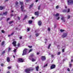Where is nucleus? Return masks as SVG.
<instances>
[{
    "instance_id": "obj_48",
    "label": "nucleus",
    "mask_w": 73,
    "mask_h": 73,
    "mask_svg": "<svg viewBox=\"0 0 73 73\" xmlns=\"http://www.w3.org/2000/svg\"><path fill=\"white\" fill-rule=\"evenodd\" d=\"M26 0V2H27V3H28V2L30 0Z\"/></svg>"
},
{
    "instance_id": "obj_54",
    "label": "nucleus",
    "mask_w": 73,
    "mask_h": 73,
    "mask_svg": "<svg viewBox=\"0 0 73 73\" xmlns=\"http://www.w3.org/2000/svg\"><path fill=\"white\" fill-rule=\"evenodd\" d=\"M9 19H10V18H8L7 19V21H8V20H9Z\"/></svg>"
},
{
    "instance_id": "obj_14",
    "label": "nucleus",
    "mask_w": 73,
    "mask_h": 73,
    "mask_svg": "<svg viewBox=\"0 0 73 73\" xmlns=\"http://www.w3.org/2000/svg\"><path fill=\"white\" fill-rule=\"evenodd\" d=\"M34 3H33L30 6V7H29V9H31V8H32V7H33V5H34Z\"/></svg>"
},
{
    "instance_id": "obj_2",
    "label": "nucleus",
    "mask_w": 73,
    "mask_h": 73,
    "mask_svg": "<svg viewBox=\"0 0 73 73\" xmlns=\"http://www.w3.org/2000/svg\"><path fill=\"white\" fill-rule=\"evenodd\" d=\"M67 2L68 5H70V4L73 3V0H68Z\"/></svg>"
},
{
    "instance_id": "obj_33",
    "label": "nucleus",
    "mask_w": 73,
    "mask_h": 73,
    "mask_svg": "<svg viewBox=\"0 0 73 73\" xmlns=\"http://www.w3.org/2000/svg\"><path fill=\"white\" fill-rule=\"evenodd\" d=\"M1 32L2 33H5V31H4L3 30H2L1 31Z\"/></svg>"
},
{
    "instance_id": "obj_21",
    "label": "nucleus",
    "mask_w": 73,
    "mask_h": 73,
    "mask_svg": "<svg viewBox=\"0 0 73 73\" xmlns=\"http://www.w3.org/2000/svg\"><path fill=\"white\" fill-rule=\"evenodd\" d=\"M20 4L21 5H23V2H20Z\"/></svg>"
},
{
    "instance_id": "obj_10",
    "label": "nucleus",
    "mask_w": 73,
    "mask_h": 73,
    "mask_svg": "<svg viewBox=\"0 0 73 73\" xmlns=\"http://www.w3.org/2000/svg\"><path fill=\"white\" fill-rule=\"evenodd\" d=\"M18 61L21 62H24V60H23L22 58H19L18 59Z\"/></svg>"
},
{
    "instance_id": "obj_46",
    "label": "nucleus",
    "mask_w": 73,
    "mask_h": 73,
    "mask_svg": "<svg viewBox=\"0 0 73 73\" xmlns=\"http://www.w3.org/2000/svg\"><path fill=\"white\" fill-rule=\"evenodd\" d=\"M1 66H4V64H3V63L1 64Z\"/></svg>"
},
{
    "instance_id": "obj_40",
    "label": "nucleus",
    "mask_w": 73,
    "mask_h": 73,
    "mask_svg": "<svg viewBox=\"0 0 73 73\" xmlns=\"http://www.w3.org/2000/svg\"><path fill=\"white\" fill-rule=\"evenodd\" d=\"M48 31H50V27H48Z\"/></svg>"
},
{
    "instance_id": "obj_34",
    "label": "nucleus",
    "mask_w": 73,
    "mask_h": 73,
    "mask_svg": "<svg viewBox=\"0 0 73 73\" xmlns=\"http://www.w3.org/2000/svg\"><path fill=\"white\" fill-rule=\"evenodd\" d=\"M48 66V64H46L44 66V67L45 68V67H46V66Z\"/></svg>"
},
{
    "instance_id": "obj_8",
    "label": "nucleus",
    "mask_w": 73,
    "mask_h": 73,
    "mask_svg": "<svg viewBox=\"0 0 73 73\" xmlns=\"http://www.w3.org/2000/svg\"><path fill=\"white\" fill-rule=\"evenodd\" d=\"M63 38L64 37H65L67 36V33H64L63 34L62 36Z\"/></svg>"
},
{
    "instance_id": "obj_31",
    "label": "nucleus",
    "mask_w": 73,
    "mask_h": 73,
    "mask_svg": "<svg viewBox=\"0 0 73 73\" xmlns=\"http://www.w3.org/2000/svg\"><path fill=\"white\" fill-rule=\"evenodd\" d=\"M35 35L36 36V37H37L38 36H39V34L37 33L35 34Z\"/></svg>"
},
{
    "instance_id": "obj_16",
    "label": "nucleus",
    "mask_w": 73,
    "mask_h": 73,
    "mask_svg": "<svg viewBox=\"0 0 73 73\" xmlns=\"http://www.w3.org/2000/svg\"><path fill=\"white\" fill-rule=\"evenodd\" d=\"M33 21L32 20H29V21H28V23L29 24H32V23Z\"/></svg>"
},
{
    "instance_id": "obj_61",
    "label": "nucleus",
    "mask_w": 73,
    "mask_h": 73,
    "mask_svg": "<svg viewBox=\"0 0 73 73\" xmlns=\"http://www.w3.org/2000/svg\"><path fill=\"white\" fill-rule=\"evenodd\" d=\"M39 54V53L38 52H37V55H38Z\"/></svg>"
},
{
    "instance_id": "obj_25",
    "label": "nucleus",
    "mask_w": 73,
    "mask_h": 73,
    "mask_svg": "<svg viewBox=\"0 0 73 73\" xmlns=\"http://www.w3.org/2000/svg\"><path fill=\"white\" fill-rule=\"evenodd\" d=\"M51 45V44H49V45H48V49H49L50 48V47Z\"/></svg>"
},
{
    "instance_id": "obj_15",
    "label": "nucleus",
    "mask_w": 73,
    "mask_h": 73,
    "mask_svg": "<svg viewBox=\"0 0 73 73\" xmlns=\"http://www.w3.org/2000/svg\"><path fill=\"white\" fill-rule=\"evenodd\" d=\"M38 68H39V67L38 66H37L36 67V71H38Z\"/></svg>"
},
{
    "instance_id": "obj_53",
    "label": "nucleus",
    "mask_w": 73,
    "mask_h": 73,
    "mask_svg": "<svg viewBox=\"0 0 73 73\" xmlns=\"http://www.w3.org/2000/svg\"><path fill=\"white\" fill-rule=\"evenodd\" d=\"M56 25H54V28H56Z\"/></svg>"
},
{
    "instance_id": "obj_42",
    "label": "nucleus",
    "mask_w": 73,
    "mask_h": 73,
    "mask_svg": "<svg viewBox=\"0 0 73 73\" xmlns=\"http://www.w3.org/2000/svg\"><path fill=\"white\" fill-rule=\"evenodd\" d=\"M68 9V11L67 12V13H68V12H70V9Z\"/></svg>"
},
{
    "instance_id": "obj_6",
    "label": "nucleus",
    "mask_w": 73,
    "mask_h": 73,
    "mask_svg": "<svg viewBox=\"0 0 73 73\" xmlns=\"http://www.w3.org/2000/svg\"><path fill=\"white\" fill-rule=\"evenodd\" d=\"M16 41H14L12 43V44L14 46H16Z\"/></svg>"
},
{
    "instance_id": "obj_28",
    "label": "nucleus",
    "mask_w": 73,
    "mask_h": 73,
    "mask_svg": "<svg viewBox=\"0 0 73 73\" xmlns=\"http://www.w3.org/2000/svg\"><path fill=\"white\" fill-rule=\"evenodd\" d=\"M56 9H58V8H59V6L58 5H57L56 7Z\"/></svg>"
},
{
    "instance_id": "obj_44",
    "label": "nucleus",
    "mask_w": 73,
    "mask_h": 73,
    "mask_svg": "<svg viewBox=\"0 0 73 73\" xmlns=\"http://www.w3.org/2000/svg\"><path fill=\"white\" fill-rule=\"evenodd\" d=\"M11 50V48H9V49H8L9 51Z\"/></svg>"
},
{
    "instance_id": "obj_30",
    "label": "nucleus",
    "mask_w": 73,
    "mask_h": 73,
    "mask_svg": "<svg viewBox=\"0 0 73 73\" xmlns=\"http://www.w3.org/2000/svg\"><path fill=\"white\" fill-rule=\"evenodd\" d=\"M41 8V6H39L38 8V10H40V8Z\"/></svg>"
},
{
    "instance_id": "obj_51",
    "label": "nucleus",
    "mask_w": 73,
    "mask_h": 73,
    "mask_svg": "<svg viewBox=\"0 0 73 73\" xmlns=\"http://www.w3.org/2000/svg\"><path fill=\"white\" fill-rule=\"evenodd\" d=\"M62 51L63 52H65V50H64V49H62Z\"/></svg>"
},
{
    "instance_id": "obj_35",
    "label": "nucleus",
    "mask_w": 73,
    "mask_h": 73,
    "mask_svg": "<svg viewBox=\"0 0 73 73\" xmlns=\"http://www.w3.org/2000/svg\"><path fill=\"white\" fill-rule=\"evenodd\" d=\"M28 47H29V48H32V46H28Z\"/></svg>"
},
{
    "instance_id": "obj_49",
    "label": "nucleus",
    "mask_w": 73,
    "mask_h": 73,
    "mask_svg": "<svg viewBox=\"0 0 73 73\" xmlns=\"http://www.w3.org/2000/svg\"><path fill=\"white\" fill-rule=\"evenodd\" d=\"M18 46H20V43H18Z\"/></svg>"
},
{
    "instance_id": "obj_3",
    "label": "nucleus",
    "mask_w": 73,
    "mask_h": 73,
    "mask_svg": "<svg viewBox=\"0 0 73 73\" xmlns=\"http://www.w3.org/2000/svg\"><path fill=\"white\" fill-rule=\"evenodd\" d=\"M30 71H31V69L27 68L25 69V72L27 73H30Z\"/></svg>"
},
{
    "instance_id": "obj_47",
    "label": "nucleus",
    "mask_w": 73,
    "mask_h": 73,
    "mask_svg": "<svg viewBox=\"0 0 73 73\" xmlns=\"http://www.w3.org/2000/svg\"><path fill=\"white\" fill-rule=\"evenodd\" d=\"M18 19L19 20H20V18L19 17H18Z\"/></svg>"
},
{
    "instance_id": "obj_18",
    "label": "nucleus",
    "mask_w": 73,
    "mask_h": 73,
    "mask_svg": "<svg viewBox=\"0 0 73 73\" xmlns=\"http://www.w3.org/2000/svg\"><path fill=\"white\" fill-rule=\"evenodd\" d=\"M4 42H5L4 41H3L1 43V46H3V45H4Z\"/></svg>"
},
{
    "instance_id": "obj_64",
    "label": "nucleus",
    "mask_w": 73,
    "mask_h": 73,
    "mask_svg": "<svg viewBox=\"0 0 73 73\" xmlns=\"http://www.w3.org/2000/svg\"><path fill=\"white\" fill-rule=\"evenodd\" d=\"M32 19H34V17H32Z\"/></svg>"
},
{
    "instance_id": "obj_45",
    "label": "nucleus",
    "mask_w": 73,
    "mask_h": 73,
    "mask_svg": "<svg viewBox=\"0 0 73 73\" xmlns=\"http://www.w3.org/2000/svg\"><path fill=\"white\" fill-rule=\"evenodd\" d=\"M11 66H9L8 67V69H11Z\"/></svg>"
},
{
    "instance_id": "obj_17",
    "label": "nucleus",
    "mask_w": 73,
    "mask_h": 73,
    "mask_svg": "<svg viewBox=\"0 0 73 73\" xmlns=\"http://www.w3.org/2000/svg\"><path fill=\"white\" fill-rule=\"evenodd\" d=\"M15 6H17L18 4H19V2H17V1H16L15 3Z\"/></svg>"
},
{
    "instance_id": "obj_37",
    "label": "nucleus",
    "mask_w": 73,
    "mask_h": 73,
    "mask_svg": "<svg viewBox=\"0 0 73 73\" xmlns=\"http://www.w3.org/2000/svg\"><path fill=\"white\" fill-rule=\"evenodd\" d=\"M69 67L70 68L71 67V66H72V64H69Z\"/></svg>"
},
{
    "instance_id": "obj_24",
    "label": "nucleus",
    "mask_w": 73,
    "mask_h": 73,
    "mask_svg": "<svg viewBox=\"0 0 73 73\" xmlns=\"http://www.w3.org/2000/svg\"><path fill=\"white\" fill-rule=\"evenodd\" d=\"M32 50H33V49H31L29 51V53H30V52H32Z\"/></svg>"
},
{
    "instance_id": "obj_57",
    "label": "nucleus",
    "mask_w": 73,
    "mask_h": 73,
    "mask_svg": "<svg viewBox=\"0 0 73 73\" xmlns=\"http://www.w3.org/2000/svg\"><path fill=\"white\" fill-rule=\"evenodd\" d=\"M51 57H54V55H51Z\"/></svg>"
},
{
    "instance_id": "obj_43",
    "label": "nucleus",
    "mask_w": 73,
    "mask_h": 73,
    "mask_svg": "<svg viewBox=\"0 0 73 73\" xmlns=\"http://www.w3.org/2000/svg\"><path fill=\"white\" fill-rule=\"evenodd\" d=\"M67 71H68V72H70V69L69 68H67Z\"/></svg>"
},
{
    "instance_id": "obj_4",
    "label": "nucleus",
    "mask_w": 73,
    "mask_h": 73,
    "mask_svg": "<svg viewBox=\"0 0 73 73\" xmlns=\"http://www.w3.org/2000/svg\"><path fill=\"white\" fill-rule=\"evenodd\" d=\"M56 67V65L55 64H52L50 67V68L51 69H54Z\"/></svg>"
},
{
    "instance_id": "obj_11",
    "label": "nucleus",
    "mask_w": 73,
    "mask_h": 73,
    "mask_svg": "<svg viewBox=\"0 0 73 73\" xmlns=\"http://www.w3.org/2000/svg\"><path fill=\"white\" fill-rule=\"evenodd\" d=\"M38 24L39 26H41V24H42V22L41 21H39L38 22Z\"/></svg>"
},
{
    "instance_id": "obj_23",
    "label": "nucleus",
    "mask_w": 73,
    "mask_h": 73,
    "mask_svg": "<svg viewBox=\"0 0 73 73\" xmlns=\"http://www.w3.org/2000/svg\"><path fill=\"white\" fill-rule=\"evenodd\" d=\"M3 14L4 15H7V11H6L5 13L3 12Z\"/></svg>"
},
{
    "instance_id": "obj_27",
    "label": "nucleus",
    "mask_w": 73,
    "mask_h": 73,
    "mask_svg": "<svg viewBox=\"0 0 73 73\" xmlns=\"http://www.w3.org/2000/svg\"><path fill=\"white\" fill-rule=\"evenodd\" d=\"M5 53V51H3V52H2L1 53V54H4Z\"/></svg>"
},
{
    "instance_id": "obj_13",
    "label": "nucleus",
    "mask_w": 73,
    "mask_h": 73,
    "mask_svg": "<svg viewBox=\"0 0 73 73\" xmlns=\"http://www.w3.org/2000/svg\"><path fill=\"white\" fill-rule=\"evenodd\" d=\"M61 20H63V22H65V18L64 17H62V18H61Z\"/></svg>"
},
{
    "instance_id": "obj_20",
    "label": "nucleus",
    "mask_w": 73,
    "mask_h": 73,
    "mask_svg": "<svg viewBox=\"0 0 73 73\" xmlns=\"http://www.w3.org/2000/svg\"><path fill=\"white\" fill-rule=\"evenodd\" d=\"M59 15H60V14H59V13H57L56 14L55 16L56 17H57L59 16Z\"/></svg>"
},
{
    "instance_id": "obj_5",
    "label": "nucleus",
    "mask_w": 73,
    "mask_h": 73,
    "mask_svg": "<svg viewBox=\"0 0 73 73\" xmlns=\"http://www.w3.org/2000/svg\"><path fill=\"white\" fill-rule=\"evenodd\" d=\"M41 59L42 61H44L46 60V57L45 56H42L41 57Z\"/></svg>"
},
{
    "instance_id": "obj_26",
    "label": "nucleus",
    "mask_w": 73,
    "mask_h": 73,
    "mask_svg": "<svg viewBox=\"0 0 73 73\" xmlns=\"http://www.w3.org/2000/svg\"><path fill=\"white\" fill-rule=\"evenodd\" d=\"M13 23V21H10V22H9V24H12V23Z\"/></svg>"
},
{
    "instance_id": "obj_19",
    "label": "nucleus",
    "mask_w": 73,
    "mask_h": 73,
    "mask_svg": "<svg viewBox=\"0 0 73 73\" xmlns=\"http://www.w3.org/2000/svg\"><path fill=\"white\" fill-rule=\"evenodd\" d=\"M32 61L33 62H34L35 61H36V59H34L33 58L32 59Z\"/></svg>"
},
{
    "instance_id": "obj_59",
    "label": "nucleus",
    "mask_w": 73,
    "mask_h": 73,
    "mask_svg": "<svg viewBox=\"0 0 73 73\" xmlns=\"http://www.w3.org/2000/svg\"><path fill=\"white\" fill-rule=\"evenodd\" d=\"M7 73H10V72H9V71H8L7 72Z\"/></svg>"
},
{
    "instance_id": "obj_32",
    "label": "nucleus",
    "mask_w": 73,
    "mask_h": 73,
    "mask_svg": "<svg viewBox=\"0 0 73 73\" xmlns=\"http://www.w3.org/2000/svg\"><path fill=\"white\" fill-rule=\"evenodd\" d=\"M60 32H63L65 31V30H64L60 29Z\"/></svg>"
},
{
    "instance_id": "obj_38",
    "label": "nucleus",
    "mask_w": 73,
    "mask_h": 73,
    "mask_svg": "<svg viewBox=\"0 0 73 73\" xmlns=\"http://www.w3.org/2000/svg\"><path fill=\"white\" fill-rule=\"evenodd\" d=\"M17 48L15 49L14 50H13L14 52H16V50H17Z\"/></svg>"
},
{
    "instance_id": "obj_12",
    "label": "nucleus",
    "mask_w": 73,
    "mask_h": 73,
    "mask_svg": "<svg viewBox=\"0 0 73 73\" xmlns=\"http://www.w3.org/2000/svg\"><path fill=\"white\" fill-rule=\"evenodd\" d=\"M7 62H10V58L9 56H8L7 58Z\"/></svg>"
},
{
    "instance_id": "obj_41",
    "label": "nucleus",
    "mask_w": 73,
    "mask_h": 73,
    "mask_svg": "<svg viewBox=\"0 0 73 73\" xmlns=\"http://www.w3.org/2000/svg\"><path fill=\"white\" fill-rule=\"evenodd\" d=\"M61 54V52H58V55H60Z\"/></svg>"
},
{
    "instance_id": "obj_56",
    "label": "nucleus",
    "mask_w": 73,
    "mask_h": 73,
    "mask_svg": "<svg viewBox=\"0 0 73 73\" xmlns=\"http://www.w3.org/2000/svg\"><path fill=\"white\" fill-rule=\"evenodd\" d=\"M11 16H12V17L13 16V14H11Z\"/></svg>"
},
{
    "instance_id": "obj_1",
    "label": "nucleus",
    "mask_w": 73,
    "mask_h": 73,
    "mask_svg": "<svg viewBox=\"0 0 73 73\" xmlns=\"http://www.w3.org/2000/svg\"><path fill=\"white\" fill-rule=\"evenodd\" d=\"M28 49L27 48H25L23 51V54H22V56H24L25 54H26L27 53V52Z\"/></svg>"
},
{
    "instance_id": "obj_62",
    "label": "nucleus",
    "mask_w": 73,
    "mask_h": 73,
    "mask_svg": "<svg viewBox=\"0 0 73 73\" xmlns=\"http://www.w3.org/2000/svg\"><path fill=\"white\" fill-rule=\"evenodd\" d=\"M3 14H0V16H3Z\"/></svg>"
},
{
    "instance_id": "obj_36",
    "label": "nucleus",
    "mask_w": 73,
    "mask_h": 73,
    "mask_svg": "<svg viewBox=\"0 0 73 73\" xmlns=\"http://www.w3.org/2000/svg\"><path fill=\"white\" fill-rule=\"evenodd\" d=\"M27 15H25V17L23 20H24V19H26V18H27Z\"/></svg>"
},
{
    "instance_id": "obj_39",
    "label": "nucleus",
    "mask_w": 73,
    "mask_h": 73,
    "mask_svg": "<svg viewBox=\"0 0 73 73\" xmlns=\"http://www.w3.org/2000/svg\"><path fill=\"white\" fill-rule=\"evenodd\" d=\"M70 15H68V19H70Z\"/></svg>"
},
{
    "instance_id": "obj_7",
    "label": "nucleus",
    "mask_w": 73,
    "mask_h": 73,
    "mask_svg": "<svg viewBox=\"0 0 73 73\" xmlns=\"http://www.w3.org/2000/svg\"><path fill=\"white\" fill-rule=\"evenodd\" d=\"M24 8V5H21V11H22V12H23Z\"/></svg>"
},
{
    "instance_id": "obj_50",
    "label": "nucleus",
    "mask_w": 73,
    "mask_h": 73,
    "mask_svg": "<svg viewBox=\"0 0 73 73\" xmlns=\"http://www.w3.org/2000/svg\"><path fill=\"white\" fill-rule=\"evenodd\" d=\"M30 31V29H29V28H28L27 31Z\"/></svg>"
},
{
    "instance_id": "obj_29",
    "label": "nucleus",
    "mask_w": 73,
    "mask_h": 73,
    "mask_svg": "<svg viewBox=\"0 0 73 73\" xmlns=\"http://www.w3.org/2000/svg\"><path fill=\"white\" fill-rule=\"evenodd\" d=\"M67 10L66 9L64 10L63 11V12H66Z\"/></svg>"
},
{
    "instance_id": "obj_52",
    "label": "nucleus",
    "mask_w": 73,
    "mask_h": 73,
    "mask_svg": "<svg viewBox=\"0 0 73 73\" xmlns=\"http://www.w3.org/2000/svg\"><path fill=\"white\" fill-rule=\"evenodd\" d=\"M59 19H60V17H58V18L57 19V20H59Z\"/></svg>"
},
{
    "instance_id": "obj_55",
    "label": "nucleus",
    "mask_w": 73,
    "mask_h": 73,
    "mask_svg": "<svg viewBox=\"0 0 73 73\" xmlns=\"http://www.w3.org/2000/svg\"><path fill=\"white\" fill-rule=\"evenodd\" d=\"M13 34H14V33H11V35H13Z\"/></svg>"
},
{
    "instance_id": "obj_60",
    "label": "nucleus",
    "mask_w": 73,
    "mask_h": 73,
    "mask_svg": "<svg viewBox=\"0 0 73 73\" xmlns=\"http://www.w3.org/2000/svg\"><path fill=\"white\" fill-rule=\"evenodd\" d=\"M71 62H73V59L71 60Z\"/></svg>"
},
{
    "instance_id": "obj_63",
    "label": "nucleus",
    "mask_w": 73,
    "mask_h": 73,
    "mask_svg": "<svg viewBox=\"0 0 73 73\" xmlns=\"http://www.w3.org/2000/svg\"><path fill=\"white\" fill-rule=\"evenodd\" d=\"M38 0H36V2H38Z\"/></svg>"
},
{
    "instance_id": "obj_58",
    "label": "nucleus",
    "mask_w": 73,
    "mask_h": 73,
    "mask_svg": "<svg viewBox=\"0 0 73 73\" xmlns=\"http://www.w3.org/2000/svg\"><path fill=\"white\" fill-rule=\"evenodd\" d=\"M20 39H21L22 38V37L21 36V37H19Z\"/></svg>"
},
{
    "instance_id": "obj_9",
    "label": "nucleus",
    "mask_w": 73,
    "mask_h": 73,
    "mask_svg": "<svg viewBox=\"0 0 73 73\" xmlns=\"http://www.w3.org/2000/svg\"><path fill=\"white\" fill-rule=\"evenodd\" d=\"M35 15H37V16H38L39 15V12L38 11H36L35 13Z\"/></svg>"
},
{
    "instance_id": "obj_22",
    "label": "nucleus",
    "mask_w": 73,
    "mask_h": 73,
    "mask_svg": "<svg viewBox=\"0 0 73 73\" xmlns=\"http://www.w3.org/2000/svg\"><path fill=\"white\" fill-rule=\"evenodd\" d=\"M4 9V7H0V10H3Z\"/></svg>"
}]
</instances>
